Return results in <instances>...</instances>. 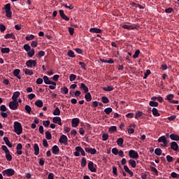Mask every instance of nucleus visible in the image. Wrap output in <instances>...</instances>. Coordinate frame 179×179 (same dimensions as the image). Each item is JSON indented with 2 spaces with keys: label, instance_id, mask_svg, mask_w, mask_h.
I'll return each mask as SVG.
<instances>
[{
  "label": "nucleus",
  "instance_id": "1",
  "mask_svg": "<svg viewBox=\"0 0 179 179\" xmlns=\"http://www.w3.org/2000/svg\"><path fill=\"white\" fill-rule=\"evenodd\" d=\"M14 132L17 134V135H21L22 132V124L18 122H14Z\"/></svg>",
  "mask_w": 179,
  "mask_h": 179
},
{
  "label": "nucleus",
  "instance_id": "2",
  "mask_svg": "<svg viewBox=\"0 0 179 179\" xmlns=\"http://www.w3.org/2000/svg\"><path fill=\"white\" fill-rule=\"evenodd\" d=\"M15 173V171L13 169H7L2 171V175H3V176H7L8 177H11L14 176Z\"/></svg>",
  "mask_w": 179,
  "mask_h": 179
},
{
  "label": "nucleus",
  "instance_id": "3",
  "mask_svg": "<svg viewBox=\"0 0 179 179\" xmlns=\"http://www.w3.org/2000/svg\"><path fill=\"white\" fill-rule=\"evenodd\" d=\"M4 10L6 11V17L8 18L12 17V12H10V3L4 5Z\"/></svg>",
  "mask_w": 179,
  "mask_h": 179
},
{
  "label": "nucleus",
  "instance_id": "4",
  "mask_svg": "<svg viewBox=\"0 0 179 179\" xmlns=\"http://www.w3.org/2000/svg\"><path fill=\"white\" fill-rule=\"evenodd\" d=\"M157 142L159 143H163V145H162V147H166L169 144V141H167V139L166 138L165 136L159 137V138L157 139Z\"/></svg>",
  "mask_w": 179,
  "mask_h": 179
},
{
  "label": "nucleus",
  "instance_id": "5",
  "mask_svg": "<svg viewBox=\"0 0 179 179\" xmlns=\"http://www.w3.org/2000/svg\"><path fill=\"white\" fill-rule=\"evenodd\" d=\"M8 107L10 110H15L17 109V107H19V103H17V101H10L9 102Z\"/></svg>",
  "mask_w": 179,
  "mask_h": 179
},
{
  "label": "nucleus",
  "instance_id": "6",
  "mask_svg": "<svg viewBox=\"0 0 179 179\" xmlns=\"http://www.w3.org/2000/svg\"><path fill=\"white\" fill-rule=\"evenodd\" d=\"M25 65L27 68L36 67L37 66V62H36V60L29 59L26 62Z\"/></svg>",
  "mask_w": 179,
  "mask_h": 179
},
{
  "label": "nucleus",
  "instance_id": "7",
  "mask_svg": "<svg viewBox=\"0 0 179 179\" xmlns=\"http://www.w3.org/2000/svg\"><path fill=\"white\" fill-rule=\"evenodd\" d=\"M129 157L131 159H137L138 158V154L136 151L134 150H129Z\"/></svg>",
  "mask_w": 179,
  "mask_h": 179
},
{
  "label": "nucleus",
  "instance_id": "8",
  "mask_svg": "<svg viewBox=\"0 0 179 179\" xmlns=\"http://www.w3.org/2000/svg\"><path fill=\"white\" fill-rule=\"evenodd\" d=\"M122 28L126 29V30H134L137 29L139 28V27L136 24H132V25H123Z\"/></svg>",
  "mask_w": 179,
  "mask_h": 179
},
{
  "label": "nucleus",
  "instance_id": "9",
  "mask_svg": "<svg viewBox=\"0 0 179 179\" xmlns=\"http://www.w3.org/2000/svg\"><path fill=\"white\" fill-rule=\"evenodd\" d=\"M59 143H62L64 145H67V142H68V138L66 136V135L62 134L61 136V138L59 139Z\"/></svg>",
  "mask_w": 179,
  "mask_h": 179
},
{
  "label": "nucleus",
  "instance_id": "10",
  "mask_svg": "<svg viewBox=\"0 0 179 179\" xmlns=\"http://www.w3.org/2000/svg\"><path fill=\"white\" fill-rule=\"evenodd\" d=\"M88 170L91 171L92 173H96V169L94 168V165L92 162H88Z\"/></svg>",
  "mask_w": 179,
  "mask_h": 179
},
{
  "label": "nucleus",
  "instance_id": "11",
  "mask_svg": "<svg viewBox=\"0 0 179 179\" xmlns=\"http://www.w3.org/2000/svg\"><path fill=\"white\" fill-rule=\"evenodd\" d=\"M79 118H73V120H71V127H78V125H79Z\"/></svg>",
  "mask_w": 179,
  "mask_h": 179
},
{
  "label": "nucleus",
  "instance_id": "12",
  "mask_svg": "<svg viewBox=\"0 0 179 179\" xmlns=\"http://www.w3.org/2000/svg\"><path fill=\"white\" fill-rule=\"evenodd\" d=\"M179 148L178 144L176 142L171 143V149L173 150V151H178Z\"/></svg>",
  "mask_w": 179,
  "mask_h": 179
},
{
  "label": "nucleus",
  "instance_id": "13",
  "mask_svg": "<svg viewBox=\"0 0 179 179\" xmlns=\"http://www.w3.org/2000/svg\"><path fill=\"white\" fill-rule=\"evenodd\" d=\"M51 151H52V154H54L55 155H59V146H57L56 145H54V147H52V148H51Z\"/></svg>",
  "mask_w": 179,
  "mask_h": 179
},
{
  "label": "nucleus",
  "instance_id": "14",
  "mask_svg": "<svg viewBox=\"0 0 179 179\" xmlns=\"http://www.w3.org/2000/svg\"><path fill=\"white\" fill-rule=\"evenodd\" d=\"M52 122H54V124H57L59 126L62 125V123L61 122V117H55L52 118Z\"/></svg>",
  "mask_w": 179,
  "mask_h": 179
},
{
  "label": "nucleus",
  "instance_id": "15",
  "mask_svg": "<svg viewBox=\"0 0 179 179\" xmlns=\"http://www.w3.org/2000/svg\"><path fill=\"white\" fill-rule=\"evenodd\" d=\"M169 138H171V140L174 141H178L179 136L176 134H172L169 135Z\"/></svg>",
  "mask_w": 179,
  "mask_h": 179
},
{
  "label": "nucleus",
  "instance_id": "16",
  "mask_svg": "<svg viewBox=\"0 0 179 179\" xmlns=\"http://www.w3.org/2000/svg\"><path fill=\"white\" fill-rule=\"evenodd\" d=\"M19 73H20V69H15L13 71V75L15 76L17 79L20 80L22 79V77L19 76Z\"/></svg>",
  "mask_w": 179,
  "mask_h": 179
},
{
  "label": "nucleus",
  "instance_id": "17",
  "mask_svg": "<svg viewBox=\"0 0 179 179\" xmlns=\"http://www.w3.org/2000/svg\"><path fill=\"white\" fill-rule=\"evenodd\" d=\"M75 150H76V152H78L81 153V155L86 156V154L85 153V150H83V149L80 146L76 147Z\"/></svg>",
  "mask_w": 179,
  "mask_h": 179
},
{
  "label": "nucleus",
  "instance_id": "18",
  "mask_svg": "<svg viewBox=\"0 0 179 179\" xmlns=\"http://www.w3.org/2000/svg\"><path fill=\"white\" fill-rule=\"evenodd\" d=\"M34 155L38 156V155H39L38 144L34 143Z\"/></svg>",
  "mask_w": 179,
  "mask_h": 179
},
{
  "label": "nucleus",
  "instance_id": "19",
  "mask_svg": "<svg viewBox=\"0 0 179 179\" xmlns=\"http://www.w3.org/2000/svg\"><path fill=\"white\" fill-rule=\"evenodd\" d=\"M90 32H91L92 34H101V29H98V28H91V29H90Z\"/></svg>",
  "mask_w": 179,
  "mask_h": 179
},
{
  "label": "nucleus",
  "instance_id": "20",
  "mask_svg": "<svg viewBox=\"0 0 179 179\" xmlns=\"http://www.w3.org/2000/svg\"><path fill=\"white\" fill-rule=\"evenodd\" d=\"M20 96V92H15L13 93L12 100L14 101H17V99Z\"/></svg>",
  "mask_w": 179,
  "mask_h": 179
},
{
  "label": "nucleus",
  "instance_id": "21",
  "mask_svg": "<svg viewBox=\"0 0 179 179\" xmlns=\"http://www.w3.org/2000/svg\"><path fill=\"white\" fill-rule=\"evenodd\" d=\"M12 38L13 40H15V36H14L13 33L7 34L4 36V39Z\"/></svg>",
  "mask_w": 179,
  "mask_h": 179
},
{
  "label": "nucleus",
  "instance_id": "22",
  "mask_svg": "<svg viewBox=\"0 0 179 179\" xmlns=\"http://www.w3.org/2000/svg\"><path fill=\"white\" fill-rule=\"evenodd\" d=\"M124 169L125 173H128L129 175H130V177H133L134 176V173L131 171H130V169L128 167V166L124 165Z\"/></svg>",
  "mask_w": 179,
  "mask_h": 179
},
{
  "label": "nucleus",
  "instance_id": "23",
  "mask_svg": "<svg viewBox=\"0 0 179 179\" xmlns=\"http://www.w3.org/2000/svg\"><path fill=\"white\" fill-rule=\"evenodd\" d=\"M80 89L83 90L84 93H89L87 86H86V85L83 83H81L80 86Z\"/></svg>",
  "mask_w": 179,
  "mask_h": 179
},
{
  "label": "nucleus",
  "instance_id": "24",
  "mask_svg": "<svg viewBox=\"0 0 179 179\" xmlns=\"http://www.w3.org/2000/svg\"><path fill=\"white\" fill-rule=\"evenodd\" d=\"M3 141L6 145L8 146L9 148H12V144L9 142V139L8 137H3Z\"/></svg>",
  "mask_w": 179,
  "mask_h": 179
},
{
  "label": "nucleus",
  "instance_id": "25",
  "mask_svg": "<svg viewBox=\"0 0 179 179\" xmlns=\"http://www.w3.org/2000/svg\"><path fill=\"white\" fill-rule=\"evenodd\" d=\"M34 105H36V106H37L38 108H42L43 107V101L41 99H38L34 103Z\"/></svg>",
  "mask_w": 179,
  "mask_h": 179
},
{
  "label": "nucleus",
  "instance_id": "26",
  "mask_svg": "<svg viewBox=\"0 0 179 179\" xmlns=\"http://www.w3.org/2000/svg\"><path fill=\"white\" fill-rule=\"evenodd\" d=\"M42 80H43V81H44V83H45V84H50V83L53 82V81H51L50 80H49V78L47 76H43Z\"/></svg>",
  "mask_w": 179,
  "mask_h": 179
},
{
  "label": "nucleus",
  "instance_id": "27",
  "mask_svg": "<svg viewBox=\"0 0 179 179\" xmlns=\"http://www.w3.org/2000/svg\"><path fill=\"white\" fill-rule=\"evenodd\" d=\"M85 99H86L87 102H90L92 101V96L90 92H87L85 95Z\"/></svg>",
  "mask_w": 179,
  "mask_h": 179
},
{
  "label": "nucleus",
  "instance_id": "28",
  "mask_svg": "<svg viewBox=\"0 0 179 179\" xmlns=\"http://www.w3.org/2000/svg\"><path fill=\"white\" fill-rule=\"evenodd\" d=\"M152 115H154V117H159L160 116V113H157V109L155 108H152Z\"/></svg>",
  "mask_w": 179,
  "mask_h": 179
},
{
  "label": "nucleus",
  "instance_id": "29",
  "mask_svg": "<svg viewBox=\"0 0 179 179\" xmlns=\"http://www.w3.org/2000/svg\"><path fill=\"white\" fill-rule=\"evenodd\" d=\"M129 164H130V166L134 169L136 168V162L134 159H129Z\"/></svg>",
  "mask_w": 179,
  "mask_h": 179
},
{
  "label": "nucleus",
  "instance_id": "30",
  "mask_svg": "<svg viewBox=\"0 0 179 179\" xmlns=\"http://www.w3.org/2000/svg\"><path fill=\"white\" fill-rule=\"evenodd\" d=\"M22 71L24 72L25 75H29V76L34 75V71H31L30 69H23Z\"/></svg>",
  "mask_w": 179,
  "mask_h": 179
},
{
  "label": "nucleus",
  "instance_id": "31",
  "mask_svg": "<svg viewBox=\"0 0 179 179\" xmlns=\"http://www.w3.org/2000/svg\"><path fill=\"white\" fill-rule=\"evenodd\" d=\"M124 142V140L122 138H120L118 139H117V145L118 146H123V143Z\"/></svg>",
  "mask_w": 179,
  "mask_h": 179
},
{
  "label": "nucleus",
  "instance_id": "32",
  "mask_svg": "<svg viewBox=\"0 0 179 179\" xmlns=\"http://www.w3.org/2000/svg\"><path fill=\"white\" fill-rule=\"evenodd\" d=\"M103 113H105V114L109 115L110 113H113V108H106L103 109Z\"/></svg>",
  "mask_w": 179,
  "mask_h": 179
},
{
  "label": "nucleus",
  "instance_id": "33",
  "mask_svg": "<svg viewBox=\"0 0 179 179\" xmlns=\"http://www.w3.org/2000/svg\"><path fill=\"white\" fill-rule=\"evenodd\" d=\"M143 115V113L141 111L138 110L136 113H135V119L138 120V118L141 117Z\"/></svg>",
  "mask_w": 179,
  "mask_h": 179
},
{
  "label": "nucleus",
  "instance_id": "34",
  "mask_svg": "<svg viewBox=\"0 0 179 179\" xmlns=\"http://www.w3.org/2000/svg\"><path fill=\"white\" fill-rule=\"evenodd\" d=\"M60 114H61V111L59 110V108L58 107H56V108H55L54 113H52V115L55 116H58Z\"/></svg>",
  "mask_w": 179,
  "mask_h": 179
},
{
  "label": "nucleus",
  "instance_id": "35",
  "mask_svg": "<svg viewBox=\"0 0 179 179\" xmlns=\"http://www.w3.org/2000/svg\"><path fill=\"white\" fill-rule=\"evenodd\" d=\"M154 153L157 155V156L162 155V150L161 148H157L154 150Z\"/></svg>",
  "mask_w": 179,
  "mask_h": 179
},
{
  "label": "nucleus",
  "instance_id": "36",
  "mask_svg": "<svg viewBox=\"0 0 179 179\" xmlns=\"http://www.w3.org/2000/svg\"><path fill=\"white\" fill-rule=\"evenodd\" d=\"M166 160H167V162L169 163H172L174 162V158L170 155H167L166 156Z\"/></svg>",
  "mask_w": 179,
  "mask_h": 179
},
{
  "label": "nucleus",
  "instance_id": "37",
  "mask_svg": "<svg viewBox=\"0 0 179 179\" xmlns=\"http://www.w3.org/2000/svg\"><path fill=\"white\" fill-rule=\"evenodd\" d=\"M149 106H150V107H157L159 103L157 101H149Z\"/></svg>",
  "mask_w": 179,
  "mask_h": 179
},
{
  "label": "nucleus",
  "instance_id": "38",
  "mask_svg": "<svg viewBox=\"0 0 179 179\" xmlns=\"http://www.w3.org/2000/svg\"><path fill=\"white\" fill-rule=\"evenodd\" d=\"M101 101H103V104H108L110 102V100H108V98L106 96H102Z\"/></svg>",
  "mask_w": 179,
  "mask_h": 179
},
{
  "label": "nucleus",
  "instance_id": "39",
  "mask_svg": "<svg viewBox=\"0 0 179 179\" xmlns=\"http://www.w3.org/2000/svg\"><path fill=\"white\" fill-rule=\"evenodd\" d=\"M66 55H68V57L71 58L75 57L74 52H73V50H68V53H66Z\"/></svg>",
  "mask_w": 179,
  "mask_h": 179
},
{
  "label": "nucleus",
  "instance_id": "40",
  "mask_svg": "<svg viewBox=\"0 0 179 179\" xmlns=\"http://www.w3.org/2000/svg\"><path fill=\"white\" fill-rule=\"evenodd\" d=\"M9 51L10 50L8 48H1V53L2 54H8Z\"/></svg>",
  "mask_w": 179,
  "mask_h": 179
},
{
  "label": "nucleus",
  "instance_id": "41",
  "mask_svg": "<svg viewBox=\"0 0 179 179\" xmlns=\"http://www.w3.org/2000/svg\"><path fill=\"white\" fill-rule=\"evenodd\" d=\"M6 159L8 162L12 161V155H10V152H6Z\"/></svg>",
  "mask_w": 179,
  "mask_h": 179
},
{
  "label": "nucleus",
  "instance_id": "42",
  "mask_svg": "<svg viewBox=\"0 0 179 179\" xmlns=\"http://www.w3.org/2000/svg\"><path fill=\"white\" fill-rule=\"evenodd\" d=\"M24 50H25L26 52H29V51H31L32 49L31 48L30 45H29V44H25V45H24Z\"/></svg>",
  "mask_w": 179,
  "mask_h": 179
},
{
  "label": "nucleus",
  "instance_id": "43",
  "mask_svg": "<svg viewBox=\"0 0 179 179\" xmlns=\"http://www.w3.org/2000/svg\"><path fill=\"white\" fill-rule=\"evenodd\" d=\"M87 164V162L86 161V158L83 157L81 159V167H83V168L85 167Z\"/></svg>",
  "mask_w": 179,
  "mask_h": 179
},
{
  "label": "nucleus",
  "instance_id": "44",
  "mask_svg": "<svg viewBox=\"0 0 179 179\" xmlns=\"http://www.w3.org/2000/svg\"><path fill=\"white\" fill-rule=\"evenodd\" d=\"M103 90L105 92H111L113 91V87L111 86H108L106 87H103Z\"/></svg>",
  "mask_w": 179,
  "mask_h": 179
},
{
  "label": "nucleus",
  "instance_id": "45",
  "mask_svg": "<svg viewBox=\"0 0 179 179\" xmlns=\"http://www.w3.org/2000/svg\"><path fill=\"white\" fill-rule=\"evenodd\" d=\"M108 131L113 133L117 131V127L116 126H111L110 129H108Z\"/></svg>",
  "mask_w": 179,
  "mask_h": 179
},
{
  "label": "nucleus",
  "instance_id": "46",
  "mask_svg": "<svg viewBox=\"0 0 179 179\" xmlns=\"http://www.w3.org/2000/svg\"><path fill=\"white\" fill-rule=\"evenodd\" d=\"M27 55L29 56V57H33L34 55V49L32 48V50L27 52Z\"/></svg>",
  "mask_w": 179,
  "mask_h": 179
},
{
  "label": "nucleus",
  "instance_id": "47",
  "mask_svg": "<svg viewBox=\"0 0 179 179\" xmlns=\"http://www.w3.org/2000/svg\"><path fill=\"white\" fill-rule=\"evenodd\" d=\"M174 98V95L173 94H169V95H167L166 96V99H167V101H172V99H173Z\"/></svg>",
  "mask_w": 179,
  "mask_h": 179
},
{
  "label": "nucleus",
  "instance_id": "48",
  "mask_svg": "<svg viewBox=\"0 0 179 179\" xmlns=\"http://www.w3.org/2000/svg\"><path fill=\"white\" fill-rule=\"evenodd\" d=\"M49 125H51L50 120H44V121H43V126H44V127H49Z\"/></svg>",
  "mask_w": 179,
  "mask_h": 179
},
{
  "label": "nucleus",
  "instance_id": "49",
  "mask_svg": "<svg viewBox=\"0 0 179 179\" xmlns=\"http://www.w3.org/2000/svg\"><path fill=\"white\" fill-rule=\"evenodd\" d=\"M45 137H46V139H48V141H50L51 138H52V136H51V133L50 131H46L45 132Z\"/></svg>",
  "mask_w": 179,
  "mask_h": 179
},
{
  "label": "nucleus",
  "instance_id": "50",
  "mask_svg": "<svg viewBox=\"0 0 179 179\" xmlns=\"http://www.w3.org/2000/svg\"><path fill=\"white\" fill-rule=\"evenodd\" d=\"M140 55V50H137L136 52H135V54H134V55H132V58L134 59H136L138 57V55Z\"/></svg>",
  "mask_w": 179,
  "mask_h": 179
},
{
  "label": "nucleus",
  "instance_id": "51",
  "mask_svg": "<svg viewBox=\"0 0 179 179\" xmlns=\"http://www.w3.org/2000/svg\"><path fill=\"white\" fill-rule=\"evenodd\" d=\"M25 110L27 113V114H30L31 113V106H29V105H26L25 106Z\"/></svg>",
  "mask_w": 179,
  "mask_h": 179
},
{
  "label": "nucleus",
  "instance_id": "52",
  "mask_svg": "<svg viewBox=\"0 0 179 179\" xmlns=\"http://www.w3.org/2000/svg\"><path fill=\"white\" fill-rule=\"evenodd\" d=\"M150 75V70H147L145 73H144L143 79L145 80L148 78V76Z\"/></svg>",
  "mask_w": 179,
  "mask_h": 179
},
{
  "label": "nucleus",
  "instance_id": "53",
  "mask_svg": "<svg viewBox=\"0 0 179 179\" xmlns=\"http://www.w3.org/2000/svg\"><path fill=\"white\" fill-rule=\"evenodd\" d=\"M1 149L4 152V153H10L8 148L6 145H2Z\"/></svg>",
  "mask_w": 179,
  "mask_h": 179
},
{
  "label": "nucleus",
  "instance_id": "54",
  "mask_svg": "<svg viewBox=\"0 0 179 179\" xmlns=\"http://www.w3.org/2000/svg\"><path fill=\"white\" fill-rule=\"evenodd\" d=\"M61 92H62L64 94H68L67 87H64L61 88Z\"/></svg>",
  "mask_w": 179,
  "mask_h": 179
},
{
  "label": "nucleus",
  "instance_id": "55",
  "mask_svg": "<svg viewBox=\"0 0 179 179\" xmlns=\"http://www.w3.org/2000/svg\"><path fill=\"white\" fill-rule=\"evenodd\" d=\"M34 36L32 34L29 36H26L25 37L26 41H28L34 40Z\"/></svg>",
  "mask_w": 179,
  "mask_h": 179
},
{
  "label": "nucleus",
  "instance_id": "56",
  "mask_svg": "<svg viewBox=\"0 0 179 179\" xmlns=\"http://www.w3.org/2000/svg\"><path fill=\"white\" fill-rule=\"evenodd\" d=\"M38 45V42L37 41H34L31 43V47L32 48H36Z\"/></svg>",
  "mask_w": 179,
  "mask_h": 179
},
{
  "label": "nucleus",
  "instance_id": "57",
  "mask_svg": "<svg viewBox=\"0 0 179 179\" xmlns=\"http://www.w3.org/2000/svg\"><path fill=\"white\" fill-rule=\"evenodd\" d=\"M176 118H177V116L173 115L172 116H169V117H167V120H169V122H172V121L175 120Z\"/></svg>",
  "mask_w": 179,
  "mask_h": 179
},
{
  "label": "nucleus",
  "instance_id": "58",
  "mask_svg": "<svg viewBox=\"0 0 179 179\" xmlns=\"http://www.w3.org/2000/svg\"><path fill=\"white\" fill-rule=\"evenodd\" d=\"M76 79V76L74 74H71V76H69V80L71 82H73Z\"/></svg>",
  "mask_w": 179,
  "mask_h": 179
},
{
  "label": "nucleus",
  "instance_id": "59",
  "mask_svg": "<svg viewBox=\"0 0 179 179\" xmlns=\"http://www.w3.org/2000/svg\"><path fill=\"white\" fill-rule=\"evenodd\" d=\"M102 138H103V139H102L103 141H108V134H103Z\"/></svg>",
  "mask_w": 179,
  "mask_h": 179
},
{
  "label": "nucleus",
  "instance_id": "60",
  "mask_svg": "<svg viewBox=\"0 0 179 179\" xmlns=\"http://www.w3.org/2000/svg\"><path fill=\"white\" fill-rule=\"evenodd\" d=\"M0 31L1 33H3V31H6V27L3 25V24H0Z\"/></svg>",
  "mask_w": 179,
  "mask_h": 179
},
{
  "label": "nucleus",
  "instance_id": "61",
  "mask_svg": "<svg viewBox=\"0 0 179 179\" xmlns=\"http://www.w3.org/2000/svg\"><path fill=\"white\" fill-rule=\"evenodd\" d=\"M118 153H120V151H118V149L112 148V154L117 155Z\"/></svg>",
  "mask_w": 179,
  "mask_h": 179
},
{
  "label": "nucleus",
  "instance_id": "62",
  "mask_svg": "<svg viewBox=\"0 0 179 179\" xmlns=\"http://www.w3.org/2000/svg\"><path fill=\"white\" fill-rule=\"evenodd\" d=\"M171 177H172L173 178H178L179 175L175 172H172V173H171Z\"/></svg>",
  "mask_w": 179,
  "mask_h": 179
},
{
  "label": "nucleus",
  "instance_id": "63",
  "mask_svg": "<svg viewBox=\"0 0 179 179\" xmlns=\"http://www.w3.org/2000/svg\"><path fill=\"white\" fill-rule=\"evenodd\" d=\"M0 110L1 112H6L7 111V108H6V106L5 105H1L0 106Z\"/></svg>",
  "mask_w": 179,
  "mask_h": 179
},
{
  "label": "nucleus",
  "instance_id": "64",
  "mask_svg": "<svg viewBox=\"0 0 179 179\" xmlns=\"http://www.w3.org/2000/svg\"><path fill=\"white\" fill-rule=\"evenodd\" d=\"M36 97V95L34 94H29L27 95V98H29V100H33Z\"/></svg>",
  "mask_w": 179,
  "mask_h": 179
}]
</instances>
